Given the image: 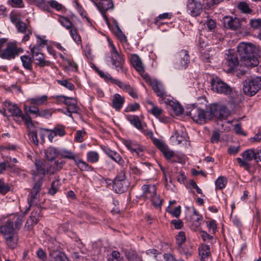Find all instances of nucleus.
<instances>
[{
  "label": "nucleus",
  "instance_id": "f257e3e1",
  "mask_svg": "<svg viewBox=\"0 0 261 261\" xmlns=\"http://www.w3.org/2000/svg\"><path fill=\"white\" fill-rule=\"evenodd\" d=\"M238 53L246 66L255 67L258 65L259 61L257 58V49L251 43L242 42L237 48Z\"/></svg>",
  "mask_w": 261,
  "mask_h": 261
},
{
  "label": "nucleus",
  "instance_id": "f03ea898",
  "mask_svg": "<svg viewBox=\"0 0 261 261\" xmlns=\"http://www.w3.org/2000/svg\"><path fill=\"white\" fill-rule=\"evenodd\" d=\"M143 194L141 197L149 199L155 207H160L162 204V200L156 193V188L154 185H144L142 187Z\"/></svg>",
  "mask_w": 261,
  "mask_h": 261
},
{
  "label": "nucleus",
  "instance_id": "7ed1b4c3",
  "mask_svg": "<svg viewBox=\"0 0 261 261\" xmlns=\"http://www.w3.org/2000/svg\"><path fill=\"white\" fill-rule=\"evenodd\" d=\"M261 88V77L256 76L246 80L243 83V92L247 96L254 95Z\"/></svg>",
  "mask_w": 261,
  "mask_h": 261
},
{
  "label": "nucleus",
  "instance_id": "20e7f679",
  "mask_svg": "<svg viewBox=\"0 0 261 261\" xmlns=\"http://www.w3.org/2000/svg\"><path fill=\"white\" fill-rule=\"evenodd\" d=\"M23 51V49L17 47L15 43H9L6 48L0 52V57L3 59L10 60L14 59Z\"/></svg>",
  "mask_w": 261,
  "mask_h": 261
},
{
  "label": "nucleus",
  "instance_id": "39448f33",
  "mask_svg": "<svg viewBox=\"0 0 261 261\" xmlns=\"http://www.w3.org/2000/svg\"><path fill=\"white\" fill-rule=\"evenodd\" d=\"M212 90L218 93L230 95L232 93V89L220 79L216 77L211 81Z\"/></svg>",
  "mask_w": 261,
  "mask_h": 261
},
{
  "label": "nucleus",
  "instance_id": "423d86ee",
  "mask_svg": "<svg viewBox=\"0 0 261 261\" xmlns=\"http://www.w3.org/2000/svg\"><path fill=\"white\" fill-rule=\"evenodd\" d=\"M220 105H211L207 107L208 109L204 113H198V118L197 119V123L203 124L206 122L207 120L211 119L213 117H216V114H218Z\"/></svg>",
  "mask_w": 261,
  "mask_h": 261
},
{
  "label": "nucleus",
  "instance_id": "0eeeda50",
  "mask_svg": "<svg viewBox=\"0 0 261 261\" xmlns=\"http://www.w3.org/2000/svg\"><path fill=\"white\" fill-rule=\"evenodd\" d=\"M241 155L242 158H237V160L239 164L240 167H243L246 171L250 172L251 165V164L249 163V162L254 160V149H247L244 151L241 154Z\"/></svg>",
  "mask_w": 261,
  "mask_h": 261
},
{
  "label": "nucleus",
  "instance_id": "6e6552de",
  "mask_svg": "<svg viewBox=\"0 0 261 261\" xmlns=\"http://www.w3.org/2000/svg\"><path fill=\"white\" fill-rule=\"evenodd\" d=\"M112 50L111 51V58L112 64L115 66L116 69L122 72H125L126 69L123 67L124 59L122 56L118 53L113 44H111Z\"/></svg>",
  "mask_w": 261,
  "mask_h": 261
},
{
  "label": "nucleus",
  "instance_id": "1a4fd4ad",
  "mask_svg": "<svg viewBox=\"0 0 261 261\" xmlns=\"http://www.w3.org/2000/svg\"><path fill=\"white\" fill-rule=\"evenodd\" d=\"M36 170L32 171L33 178L34 181H43V176L45 175L46 170L45 165L41 160H36L35 163Z\"/></svg>",
  "mask_w": 261,
  "mask_h": 261
},
{
  "label": "nucleus",
  "instance_id": "9d476101",
  "mask_svg": "<svg viewBox=\"0 0 261 261\" xmlns=\"http://www.w3.org/2000/svg\"><path fill=\"white\" fill-rule=\"evenodd\" d=\"M34 182V187L28 199V202L31 206L37 204L39 199V193L42 184L40 180L39 181Z\"/></svg>",
  "mask_w": 261,
  "mask_h": 261
},
{
  "label": "nucleus",
  "instance_id": "9b49d317",
  "mask_svg": "<svg viewBox=\"0 0 261 261\" xmlns=\"http://www.w3.org/2000/svg\"><path fill=\"white\" fill-rule=\"evenodd\" d=\"M178 61L177 68L178 69H186L190 63V56L186 50H181L177 53Z\"/></svg>",
  "mask_w": 261,
  "mask_h": 261
},
{
  "label": "nucleus",
  "instance_id": "f8f14e48",
  "mask_svg": "<svg viewBox=\"0 0 261 261\" xmlns=\"http://www.w3.org/2000/svg\"><path fill=\"white\" fill-rule=\"evenodd\" d=\"M176 243L177 245V249L181 254L185 255L187 257L192 255V252L188 249V251H185L184 248V243L186 241V238L185 233L184 231H180L176 236Z\"/></svg>",
  "mask_w": 261,
  "mask_h": 261
},
{
  "label": "nucleus",
  "instance_id": "ddd939ff",
  "mask_svg": "<svg viewBox=\"0 0 261 261\" xmlns=\"http://www.w3.org/2000/svg\"><path fill=\"white\" fill-rule=\"evenodd\" d=\"M122 142L123 144L129 149L131 152H135L137 155L141 156L143 154L142 153L144 151L143 147L141 146L139 144L130 140H123Z\"/></svg>",
  "mask_w": 261,
  "mask_h": 261
},
{
  "label": "nucleus",
  "instance_id": "4468645a",
  "mask_svg": "<svg viewBox=\"0 0 261 261\" xmlns=\"http://www.w3.org/2000/svg\"><path fill=\"white\" fill-rule=\"evenodd\" d=\"M147 83L150 85L154 92L158 96L163 97L165 95V92L163 85L155 79L148 78L146 80Z\"/></svg>",
  "mask_w": 261,
  "mask_h": 261
},
{
  "label": "nucleus",
  "instance_id": "2eb2a0df",
  "mask_svg": "<svg viewBox=\"0 0 261 261\" xmlns=\"http://www.w3.org/2000/svg\"><path fill=\"white\" fill-rule=\"evenodd\" d=\"M0 234H2L4 237L15 234L13 222L8 220L4 225L1 226Z\"/></svg>",
  "mask_w": 261,
  "mask_h": 261
},
{
  "label": "nucleus",
  "instance_id": "dca6fc26",
  "mask_svg": "<svg viewBox=\"0 0 261 261\" xmlns=\"http://www.w3.org/2000/svg\"><path fill=\"white\" fill-rule=\"evenodd\" d=\"M224 24L225 27L236 30L241 27V20L237 17L225 16L224 17Z\"/></svg>",
  "mask_w": 261,
  "mask_h": 261
},
{
  "label": "nucleus",
  "instance_id": "f3484780",
  "mask_svg": "<svg viewBox=\"0 0 261 261\" xmlns=\"http://www.w3.org/2000/svg\"><path fill=\"white\" fill-rule=\"evenodd\" d=\"M225 59L226 61V64L229 67L228 69L229 71L233 69L239 64L237 56L233 51L228 50Z\"/></svg>",
  "mask_w": 261,
  "mask_h": 261
},
{
  "label": "nucleus",
  "instance_id": "a211bd4d",
  "mask_svg": "<svg viewBox=\"0 0 261 261\" xmlns=\"http://www.w3.org/2000/svg\"><path fill=\"white\" fill-rule=\"evenodd\" d=\"M4 106L5 109L11 114V115L16 118L14 120L18 122L19 121L17 119L19 118L20 116L21 115V111L18 107L16 105L12 104L10 102H6Z\"/></svg>",
  "mask_w": 261,
  "mask_h": 261
},
{
  "label": "nucleus",
  "instance_id": "6ab92c4d",
  "mask_svg": "<svg viewBox=\"0 0 261 261\" xmlns=\"http://www.w3.org/2000/svg\"><path fill=\"white\" fill-rule=\"evenodd\" d=\"M129 185L128 180L113 181V188L116 193L121 194L126 191Z\"/></svg>",
  "mask_w": 261,
  "mask_h": 261
},
{
  "label": "nucleus",
  "instance_id": "aec40b11",
  "mask_svg": "<svg viewBox=\"0 0 261 261\" xmlns=\"http://www.w3.org/2000/svg\"><path fill=\"white\" fill-rule=\"evenodd\" d=\"M16 27L19 32L26 33L23 38V41L26 42L29 40L30 36L32 35L31 30L27 29V25L25 23L19 20L15 24Z\"/></svg>",
  "mask_w": 261,
  "mask_h": 261
},
{
  "label": "nucleus",
  "instance_id": "412c9836",
  "mask_svg": "<svg viewBox=\"0 0 261 261\" xmlns=\"http://www.w3.org/2000/svg\"><path fill=\"white\" fill-rule=\"evenodd\" d=\"M130 61L133 67L140 74L144 73V68L141 58L137 55L131 56Z\"/></svg>",
  "mask_w": 261,
  "mask_h": 261
},
{
  "label": "nucleus",
  "instance_id": "4be33fe9",
  "mask_svg": "<svg viewBox=\"0 0 261 261\" xmlns=\"http://www.w3.org/2000/svg\"><path fill=\"white\" fill-rule=\"evenodd\" d=\"M50 261H69L65 254L59 250L50 251Z\"/></svg>",
  "mask_w": 261,
  "mask_h": 261
},
{
  "label": "nucleus",
  "instance_id": "5701e85b",
  "mask_svg": "<svg viewBox=\"0 0 261 261\" xmlns=\"http://www.w3.org/2000/svg\"><path fill=\"white\" fill-rule=\"evenodd\" d=\"M198 250L200 261H205L211 255L210 248L208 245L202 244L199 246Z\"/></svg>",
  "mask_w": 261,
  "mask_h": 261
},
{
  "label": "nucleus",
  "instance_id": "b1692460",
  "mask_svg": "<svg viewBox=\"0 0 261 261\" xmlns=\"http://www.w3.org/2000/svg\"><path fill=\"white\" fill-rule=\"evenodd\" d=\"M116 85L123 90L127 92L132 97L137 98L138 96L134 88L129 85L123 83L118 80Z\"/></svg>",
  "mask_w": 261,
  "mask_h": 261
},
{
  "label": "nucleus",
  "instance_id": "393cba45",
  "mask_svg": "<svg viewBox=\"0 0 261 261\" xmlns=\"http://www.w3.org/2000/svg\"><path fill=\"white\" fill-rule=\"evenodd\" d=\"M97 6L100 11H106L109 9H113L114 4L112 0H100Z\"/></svg>",
  "mask_w": 261,
  "mask_h": 261
},
{
  "label": "nucleus",
  "instance_id": "a878e982",
  "mask_svg": "<svg viewBox=\"0 0 261 261\" xmlns=\"http://www.w3.org/2000/svg\"><path fill=\"white\" fill-rule=\"evenodd\" d=\"M58 155H59V151L53 147H48L45 152V158L49 161H54Z\"/></svg>",
  "mask_w": 261,
  "mask_h": 261
},
{
  "label": "nucleus",
  "instance_id": "bb28decb",
  "mask_svg": "<svg viewBox=\"0 0 261 261\" xmlns=\"http://www.w3.org/2000/svg\"><path fill=\"white\" fill-rule=\"evenodd\" d=\"M207 101L205 97H200L198 98L197 102V109L199 111V113H204L208 109Z\"/></svg>",
  "mask_w": 261,
  "mask_h": 261
},
{
  "label": "nucleus",
  "instance_id": "cd10ccee",
  "mask_svg": "<svg viewBox=\"0 0 261 261\" xmlns=\"http://www.w3.org/2000/svg\"><path fill=\"white\" fill-rule=\"evenodd\" d=\"M127 120L139 130L142 129L141 122L138 116L127 115L126 116Z\"/></svg>",
  "mask_w": 261,
  "mask_h": 261
},
{
  "label": "nucleus",
  "instance_id": "c85d7f7f",
  "mask_svg": "<svg viewBox=\"0 0 261 261\" xmlns=\"http://www.w3.org/2000/svg\"><path fill=\"white\" fill-rule=\"evenodd\" d=\"M33 58L35 60L38 61V62L36 63V64L40 67L49 66L50 64V61L45 60L44 55L42 53L40 54H36Z\"/></svg>",
  "mask_w": 261,
  "mask_h": 261
},
{
  "label": "nucleus",
  "instance_id": "c756f323",
  "mask_svg": "<svg viewBox=\"0 0 261 261\" xmlns=\"http://www.w3.org/2000/svg\"><path fill=\"white\" fill-rule=\"evenodd\" d=\"M124 102V98L122 97L119 94H115L114 96L112 103L113 107L116 110H120Z\"/></svg>",
  "mask_w": 261,
  "mask_h": 261
},
{
  "label": "nucleus",
  "instance_id": "7c9ffc66",
  "mask_svg": "<svg viewBox=\"0 0 261 261\" xmlns=\"http://www.w3.org/2000/svg\"><path fill=\"white\" fill-rule=\"evenodd\" d=\"M238 9L243 13L253 15L255 14L253 10L250 8L248 4L245 2H241L238 4Z\"/></svg>",
  "mask_w": 261,
  "mask_h": 261
},
{
  "label": "nucleus",
  "instance_id": "2f4dec72",
  "mask_svg": "<svg viewBox=\"0 0 261 261\" xmlns=\"http://www.w3.org/2000/svg\"><path fill=\"white\" fill-rule=\"evenodd\" d=\"M41 217V208L37 206L32 212L30 218L32 223L37 224Z\"/></svg>",
  "mask_w": 261,
  "mask_h": 261
},
{
  "label": "nucleus",
  "instance_id": "473e14b6",
  "mask_svg": "<svg viewBox=\"0 0 261 261\" xmlns=\"http://www.w3.org/2000/svg\"><path fill=\"white\" fill-rule=\"evenodd\" d=\"M200 47V54H201V58L202 60L204 62H210V54L208 53L209 51V47L206 44H204V48H203V46L201 45V43L199 45Z\"/></svg>",
  "mask_w": 261,
  "mask_h": 261
},
{
  "label": "nucleus",
  "instance_id": "72a5a7b5",
  "mask_svg": "<svg viewBox=\"0 0 261 261\" xmlns=\"http://www.w3.org/2000/svg\"><path fill=\"white\" fill-rule=\"evenodd\" d=\"M7 245L12 249L15 248L17 244L18 237L15 234L4 237Z\"/></svg>",
  "mask_w": 261,
  "mask_h": 261
},
{
  "label": "nucleus",
  "instance_id": "f704fd0d",
  "mask_svg": "<svg viewBox=\"0 0 261 261\" xmlns=\"http://www.w3.org/2000/svg\"><path fill=\"white\" fill-rule=\"evenodd\" d=\"M20 59L22 63V65L24 68L29 70L32 69L33 60L31 57L29 56H22L20 57Z\"/></svg>",
  "mask_w": 261,
  "mask_h": 261
},
{
  "label": "nucleus",
  "instance_id": "c9c22d12",
  "mask_svg": "<svg viewBox=\"0 0 261 261\" xmlns=\"http://www.w3.org/2000/svg\"><path fill=\"white\" fill-rule=\"evenodd\" d=\"M64 162L63 161L57 160L55 161L53 164L51 165L47 170L50 173L54 174L57 171L61 169L63 167Z\"/></svg>",
  "mask_w": 261,
  "mask_h": 261
},
{
  "label": "nucleus",
  "instance_id": "e433bc0d",
  "mask_svg": "<svg viewBox=\"0 0 261 261\" xmlns=\"http://www.w3.org/2000/svg\"><path fill=\"white\" fill-rule=\"evenodd\" d=\"M59 155L63 158L74 160L77 158V154L67 149H62L59 151Z\"/></svg>",
  "mask_w": 261,
  "mask_h": 261
},
{
  "label": "nucleus",
  "instance_id": "4c0bfd02",
  "mask_svg": "<svg viewBox=\"0 0 261 261\" xmlns=\"http://www.w3.org/2000/svg\"><path fill=\"white\" fill-rule=\"evenodd\" d=\"M40 129L41 130L43 129L42 128ZM43 130L46 132L55 133L56 136L59 135L60 136H63L65 134V127L63 126L60 125H57L53 129L44 128Z\"/></svg>",
  "mask_w": 261,
  "mask_h": 261
},
{
  "label": "nucleus",
  "instance_id": "58836bf2",
  "mask_svg": "<svg viewBox=\"0 0 261 261\" xmlns=\"http://www.w3.org/2000/svg\"><path fill=\"white\" fill-rule=\"evenodd\" d=\"M125 255L129 261H142L141 257L134 250H129L125 252Z\"/></svg>",
  "mask_w": 261,
  "mask_h": 261
},
{
  "label": "nucleus",
  "instance_id": "ea45409f",
  "mask_svg": "<svg viewBox=\"0 0 261 261\" xmlns=\"http://www.w3.org/2000/svg\"><path fill=\"white\" fill-rule=\"evenodd\" d=\"M74 162L75 164L77 165V166L81 170L88 171L91 168V167L90 166H89L85 162L83 161L82 159H80L77 156L74 160Z\"/></svg>",
  "mask_w": 261,
  "mask_h": 261
},
{
  "label": "nucleus",
  "instance_id": "a19ab883",
  "mask_svg": "<svg viewBox=\"0 0 261 261\" xmlns=\"http://www.w3.org/2000/svg\"><path fill=\"white\" fill-rule=\"evenodd\" d=\"M60 23L66 29L70 30L73 28V24L67 17L63 16H60L58 19Z\"/></svg>",
  "mask_w": 261,
  "mask_h": 261
},
{
  "label": "nucleus",
  "instance_id": "79ce46f5",
  "mask_svg": "<svg viewBox=\"0 0 261 261\" xmlns=\"http://www.w3.org/2000/svg\"><path fill=\"white\" fill-rule=\"evenodd\" d=\"M103 150L110 158L116 162L119 163L122 160L120 156L116 152L113 151L109 148H105Z\"/></svg>",
  "mask_w": 261,
  "mask_h": 261
},
{
  "label": "nucleus",
  "instance_id": "37998d69",
  "mask_svg": "<svg viewBox=\"0 0 261 261\" xmlns=\"http://www.w3.org/2000/svg\"><path fill=\"white\" fill-rule=\"evenodd\" d=\"M229 115V112L227 108L224 106L220 105L218 111V114H216V118L220 119H225Z\"/></svg>",
  "mask_w": 261,
  "mask_h": 261
},
{
  "label": "nucleus",
  "instance_id": "c03bdc74",
  "mask_svg": "<svg viewBox=\"0 0 261 261\" xmlns=\"http://www.w3.org/2000/svg\"><path fill=\"white\" fill-rule=\"evenodd\" d=\"M227 179L224 176L219 177L215 181L216 189L222 190L226 187Z\"/></svg>",
  "mask_w": 261,
  "mask_h": 261
},
{
  "label": "nucleus",
  "instance_id": "a18cd8bd",
  "mask_svg": "<svg viewBox=\"0 0 261 261\" xmlns=\"http://www.w3.org/2000/svg\"><path fill=\"white\" fill-rule=\"evenodd\" d=\"M187 11L191 16L195 17L196 9V2L195 0H188L187 3Z\"/></svg>",
  "mask_w": 261,
  "mask_h": 261
},
{
  "label": "nucleus",
  "instance_id": "49530a36",
  "mask_svg": "<svg viewBox=\"0 0 261 261\" xmlns=\"http://www.w3.org/2000/svg\"><path fill=\"white\" fill-rule=\"evenodd\" d=\"M170 105L172 108L176 115H179L182 114L184 112V109L179 103L171 101L170 102Z\"/></svg>",
  "mask_w": 261,
  "mask_h": 261
},
{
  "label": "nucleus",
  "instance_id": "de8ad7c7",
  "mask_svg": "<svg viewBox=\"0 0 261 261\" xmlns=\"http://www.w3.org/2000/svg\"><path fill=\"white\" fill-rule=\"evenodd\" d=\"M47 96L45 95L42 96L41 97H37L35 98H31L30 99L31 104L36 105H42L47 100Z\"/></svg>",
  "mask_w": 261,
  "mask_h": 261
},
{
  "label": "nucleus",
  "instance_id": "09e8293b",
  "mask_svg": "<svg viewBox=\"0 0 261 261\" xmlns=\"http://www.w3.org/2000/svg\"><path fill=\"white\" fill-rule=\"evenodd\" d=\"M70 34L72 37V39L77 44H80L81 43L82 41L81 37L77 34V29L74 27L70 29Z\"/></svg>",
  "mask_w": 261,
  "mask_h": 261
},
{
  "label": "nucleus",
  "instance_id": "8fccbe9b",
  "mask_svg": "<svg viewBox=\"0 0 261 261\" xmlns=\"http://www.w3.org/2000/svg\"><path fill=\"white\" fill-rule=\"evenodd\" d=\"M87 160L89 162L96 163L99 160V155L97 152L89 151L87 153Z\"/></svg>",
  "mask_w": 261,
  "mask_h": 261
},
{
  "label": "nucleus",
  "instance_id": "3c124183",
  "mask_svg": "<svg viewBox=\"0 0 261 261\" xmlns=\"http://www.w3.org/2000/svg\"><path fill=\"white\" fill-rule=\"evenodd\" d=\"M108 261H122V257L120 254L117 251H114L108 259Z\"/></svg>",
  "mask_w": 261,
  "mask_h": 261
},
{
  "label": "nucleus",
  "instance_id": "603ef678",
  "mask_svg": "<svg viewBox=\"0 0 261 261\" xmlns=\"http://www.w3.org/2000/svg\"><path fill=\"white\" fill-rule=\"evenodd\" d=\"M59 179H56L52 182L51 188L48 191L50 195H54L57 193L59 186Z\"/></svg>",
  "mask_w": 261,
  "mask_h": 261
},
{
  "label": "nucleus",
  "instance_id": "864d4df0",
  "mask_svg": "<svg viewBox=\"0 0 261 261\" xmlns=\"http://www.w3.org/2000/svg\"><path fill=\"white\" fill-rule=\"evenodd\" d=\"M10 190V187L9 185L5 184L3 180L0 179V193L5 195Z\"/></svg>",
  "mask_w": 261,
  "mask_h": 261
},
{
  "label": "nucleus",
  "instance_id": "5fc2aeb1",
  "mask_svg": "<svg viewBox=\"0 0 261 261\" xmlns=\"http://www.w3.org/2000/svg\"><path fill=\"white\" fill-rule=\"evenodd\" d=\"M172 16V14L169 13H164L163 14H160L155 18L154 23L156 25H160L162 23L159 22V20L164 19H170Z\"/></svg>",
  "mask_w": 261,
  "mask_h": 261
},
{
  "label": "nucleus",
  "instance_id": "6e6d98bb",
  "mask_svg": "<svg viewBox=\"0 0 261 261\" xmlns=\"http://www.w3.org/2000/svg\"><path fill=\"white\" fill-rule=\"evenodd\" d=\"M153 144L158 147L161 151L164 150L167 145L163 141L160 140L155 138L152 140Z\"/></svg>",
  "mask_w": 261,
  "mask_h": 261
},
{
  "label": "nucleus",
  "instance_id": "4d7b16f0",
  "mask_svg": "<svg viewBox=\"0 0 261 261\" xmlns=\"http://www.w3.org/2000/svg\"><path fill=\"white\" fill-rule=\"evenodd\" d=\"M57 82L60 85L67 88L70 90H73L74 89V85L66 80H58Z\"/></svg>",
  "mask_w": 261,
  "mask_h": 261
},
{
  "label": "nucleus",
  "instance_id": "13d9d810",
  "mask_svg": "<svg viewBox=\"0 0 261 261\" xmlns=\"http://www.w3.org/2000/svg\"><path fill=\"white\" fill-rule=\"evenodd\" d=\"M116 31L115 32L116 35L118 38V39L121 41L123 42H125L127 40L126 37L125 35L123 33L122 31L120 30V28L118 25H116Z\"/></svg>",
  "mask_w": 261,
  "mask_h": 261
},
{
  "label": "nucleus",
  "instance_id": "bf43d9fd",
  "mask_svg": "<svg viewBox=\"0 0 261 261\" xmlns=\"http://www.w3.org/2000/svg\"><path fill=\"white\" fill-rule=\"evenodd\" d=\"M57 98L58 99H59L60 98H63L64 99V103L69 107V106H71L72 105H74V103H76L74 99L69 97H67L65 96H57Z\"/></svg>",
  "mask_w": 261,
  "mask_h": 261
},
{
  "label": "nucleus",
  "instance_id": "052dcab7",
  "mask_svg": "<svg viewBox=\"0 0 261 261\" xmlns=\"http://www.w3.org/2000/svg\"><path fill=\"white\" fill-rule=\"evenodd\" d=\"M170 207L168 206L167 209V212L171 214L173 216L178 218L181 214V206H178L175 207L173 211L170 210Z\"/></svg>",
  "mask_w": 261,
  "mask_h": 261
},
{
  "label": "nucleus",
  "instance_id": "680f3d73",
  "mask_svg": "<svg viewBox=\"0 0 261 261\" xmlns=\"http://www.w3.org/2000/svg\"><path fill=\"white\" fill-rule=\"evenodd\" d=\"M162 152L167 159L171 160L172 158L176 157L175 153L168 148V146L165 148V149Z\"/></svg>",
  "mask_w": 261,
  "mask_h": 261
},
{
  "label": "nucleus",
  "instance_id": "e2e57ef3",
  "mask_svg": "<svg viewBox=\"0 0 261 261\" xmlns=\"http://www.w3.org/2000/svg\"><path fill=\"white\" fill-rule=\"evenodd\" d=\"M36 255L40 261H45L47 259L46 253L42 248H39L36 251Z\"/></svg>",
  "mask_w": 261,
  "mask_h": 261
},
{
  "label": "nucleus",
  "instance_id": "0e129e2a",
  "mask_svg": "<svg viewBox=\"0 0 261 261\" xmlns=\"http://www.w3.org/2000/svg\"><path fill=\"white\" fill-rule=\"evenodd\" d=\"M30 137L32 139V142L35 145H38L39 140L37 138V131L36 130H32L29 132Z\"/></svg>",
  "mask_w": 261,
  "mask_h": 261
},
{
  "label": "nucleus",
  "instance_id": "69168bd1",
  "mask_svg": "<svg viewBox=\"0 0 261 261\" xmlns=\"http://www.w3.org/2000/svg\"><path fill=\"white\" fill-rule=\"evenodd\" d=\"M250 24L252 28L257 29L261 28V19H251Z\"/></svg>",
  "mask_w": 261,
  "mask_h": 261
},
{
  "label": "nucleus",
  "instance_id": "338daca9",
  "mask_svg": "<svg viewBox=\"0 0 261 261\" xmlns=\"http://www.w3.org/2000/svg\"><path fill=\"white\" fill-rule=\"evenodd\" d=\"M206 225L210 230L212 231L213 233L216 232L217 227L215 220H213L210 221H206Z\"/></svg>",
  "mask_w": 261,
  "mask_h": 261
},
{
  "label": "nucleus",
  "instance_id": "774afa93",
  "mask_svg": "<svg viewBox=\"0 0 261 261\" xmlns=\"http://www.w3.org/2000/svg\"><path fill=\"white\" fill-rule=\"evenodd\" d=\"M24 221V217L20 215L17 217L16 221H15V228L16 230H19L21 226Z\"/></svg>",
  "mask_w": 261,
  "mask_h": 261
}]
</instances>
